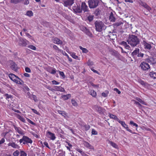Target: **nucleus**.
<instances>
[{"instance_id": "f257e3e1", "label": "nucleus", "mask_w": 156, "mask_h": 156, "mask_svg": "<svg viewBox=\"0 0 156 156\" xmlns=\"http://www.w3.org/2000/svg\"><path fill=\"white\" fill-rule=\"evenodd\" d=\"M127 41L131 46L134 47L139 44L140 40L137 36L132 35L129 36Z\"/></svg>"}, {"instance_id": "f03ea898", "label": "nucleus", "mask_w": 156, "mask_h": 156, "mask_svg": "<svg viewBox=\"0 0 156 156\" xmlns=\"http://www.w3.org/2000/svg\"><path fill=\"white\" fill-rule=\"evenodd\" d=\"M96 30L99 32H101L102 30L106 28V26L101 21H96L94 23Z\"/></svg>"}, {"instance_id": "7ed1b4c3", "label": "nucleus", "mask_w": 156, "mask_h": 156, "mask_svg": "<svg viewBox=\"0 0 156 156\" xmlns=\"http://www.w3.org/2000/svg\"><path fill=\"white\" fill-rule=\"evenodd\" d=\"M9 77L12 81L16 84L22 85L24 83L20 78L13 73H10Z\"/></svg>"}, {"instance_id": "20e7f679", "label": "nucleus", "mask_w": 156, "mask_h": 156, "mask_svg": "<svg viewBox=\"0 0 156 156\" xmlns=\"http://www.w3.org/2000/svg\"><path fill=\"white\" fill-rule=\"evenodd\" d=\"M99 2V0H89L88 1L89 6L90 9L96 8L98 5Z\"/></svg>"}, {"instance_id": "39448f33", "label": "nucleus", "mask_w": 156, "mask_h": 156, "mask_svg": "<svg viewBox=\"0 0 156 156\" xmlns=\"http://www.w3.org/2000/svg\"><path fill=\"white\" fill-rule=\"evenodd\" d=\"M19 142L20 144L23 142V144H25L28 143L31 144L33 141L28 136H23L22 138L20 140Z\"/></svg>"}, {"instance_id": "423d86ee", "label": "nucleus", "mask_w": 156, "mask_h": 156, "mask_svg": "<svg viewBox=\"0 0 156 156\" xmlns=\"http://www.w3.org/2000/svg\"><path fill=\"white\" fill-rule=\"evenodd\" d=\"M141 69L143 71H147L150 69V66L149 64L145 62H143L140 65Z\"/></svg>"}, {"instance_id": "0eeeda50", "label": "nucleus", "mask_w": 156, "mask_h": 156, "mask_svg": "<svg viewBox=\"0 0 156 156\" xmlns=\"http://www.w3.org/2000/svg\"><path fill=\"white\" fill-rule=\"evenodd\" d=\"M46 136L48 138L53 140H54L56 138L55 134L52 133L49 131H46Z\"/></svg>"}, {"instance_id": "6e6552de", "label": "nucleus", "mask_w": 156, "mask_h": 156, "mask_svg": "<svg viewBox=\"0 0 156 156\" xmlns=\"http://www.w3.org/2000/svg\"><path fill=\"white\" fill-rule=\"evenodd\" d=\"M28 42V41L26 39H23L22 38H20L19 39V45L20 46L25 47L27 45Z\"/></svg>"}, {"instance_id": "1a4fd4ad", "label": "nucleus", "mask_w": 156, "mask_h": 156, "mask_svg": "<svg viewBox=\"0 0 156 156\" xmlns=\"http://www.w3.org/2000/svg\"><path fill=\"white\" fill-rule=\"evenodd\" d=\"M74 0H64L63 1V5L65 7L71 6L74 3Z\"/></svg>"}, {"instance_id": "9d476101", "label": "nucleus", "mask_w": 156, "mask_h": 156, "mask_svg": "<svg viewBox=\"0 0 156 156\" xmlns=\"http://www.w3.org/2000/svg\"><path fill=\"white\" fill-rule=\"evenodd\" d=\"M118 122L123 127L126 129L127 131L129 132H132V130L129 129L128 125L126 124L124 121H121L119 120Z\"/></svg>"}, {"instance_id": "9b49d317", "label": "nucleus", "mask_w": 156, "mask_h": 156, "mask_svg": "<svg viewBox=\"0 0 156 156\" xmlns=\"http://www.w3.org/2000/svg\"><path fill=\"white\" fill-rule=\"evenodd\" d=\"M81 9L82 11H83L84 12H87L89 11L88 7L85 2H82L81 5Z\"/></svg>"}, {"instance_id": "f8f14e48", "label": "nucleus", "mask_w": 156, "mask_h": 156, "mask_svg": "<svg viewBox=\"0 0 156 156\" xmlns=\"http://www.w3.org/2000/svg\"><path fill=\"white\" fill-rule=\"evenodd\" d=\"M52 41L53 43L58 45H62V42L57 37L53 38Z\"/></svg>"}, {"instance_id": "ddd939ff", "label": "nucleus", "mask_w": 156, "mask_h": 156, "mask_svg": "<svg viewBox=\"0 0 156 156\" xmlns=\"http://www.w3.org/2000/svg\"><path fill=\"white\" fill-rule=\"evenodd\" d=\"M83 144L84 145V146L87 148L91 150L94 149L92 145H91L90 143H89L88 142L86 141H83Z\"/></svg>"}, {"instance_id": "4468645a", "label": "nucleus", "mask_w": 156, "mask_h": 156, "mask_svg": "<svg viewBox=\"0 0 156 156\" xmlns=\"http://www.w3.org/2000/svg\"><path fill=\"white\" fill-rule=\"evenodd\" d=\"M95 108L96 110L101 114H103L105 111L104 109L100 106H96Z\"/></svg>"}, {"instance_id": "2eb2a0df", "label": "nucleus", "mask_w": 156, "mask_h": 156, "mask_svg": "<svg viewBox=\"0 0 156 156\" xmlns=\"http://www.w3.org/2000/svg\"><path fill=\"white\" fill-rule=\"evenodd\" d=\"M54 90L56 91H59L61 92H65V90L61 86H54Z\"/></svg>"}, {"instance_id": "dca6fc26", "label": "nucleus", "mask_w": 156, "mask_h": 156, "mask_svg": "<svg viewBox=\"0 0 156 156\" xmlns=\"http://www.w3.org/2000/svg\"><path fill=\"white\" fill-rule=\"evenodd\" d=\"M145 61L146 62L150 63L151 64H154L156 63V60L155 59L152 57H149L146 58Z\"/></svg>"}, {"instance_id": "f3484780", "label": "nucleus", "mask_w": 156, "mask_h": 156, "mask_svg": "<svg viewBox=\"0 0 156 156\" xmlns=\"http://www.w3.org/2000/svg\"><path fill=\"white\" fill-rule=\"evenodd\" d=\"M8 146H11L13 148L18 149L20 147L14 142H10L8 144Z\"/></svg>"}, {"instance_id": "a211bd4d", "label": "nucleus", "mask_w": 156, "mask_h": 156, "mask_svg": "<svg viewBox=\"0 0 156 156\" xmlns=\"http://www.w3.org/2000/svg\"><path fill=\"white\" fill-rule=\"evenodd\" d=\"M10 67L13 70L17 72L18 70L17 65L14 62H12L11 64Z\"/></svg>"}, {"instance_id": "6ab92c4d", "label": "nucleus", "mask_w": 156, "mask_h": 156, "mask_svg": "<svg viewBox=\"0 0 156 156\" xmlns=\"http://www.w3.org/2000/svg\"><path fill=\"white\" fill-rule=\"evenodd\" d=\"M142 44H143L145 49L148 50L150 49L151 48V44L147 43L145 41H144L142 42Z\"/></svg>"}, {"instance_id": "aec40b11", "label": "nucleus", "mask_w": 156, "mask_h": 156, "mask_svg": "<svg viewBox=\"0 0 156 156\" xmlns=\"http://www.w3.org/2000/svg\"><path fill=\"white\" fill-rule=\"evenodd\" d=\"M13 126L15 130L18 133L22 135L24 134L23 131L20 127H16L15 125H13Z\"/></svg>"}, {"instance_id": "412c9836", "label": "nucleus", "mask_w": 156, "mask_h": 156, "mask_svg": "<svg viewBox=\"0 0 156 156\" xmlns=\"http://www.w3.org/2000/svg\"><path fill=\"white\" fill-rule=\"evenodd\" d=\"M101 10L99 9H97L94 11V14L95 16L97 17H99V16L101 15Z\"/></svg>"}, {"instance_id": "4be33fe9", "label": "nucleus", "mask_w": 156, "mask_h": 156, "mask_svg": "<svg viewBox=\"0 0 156 156\" xmlns=\"http://www.w3.org/2000/svg\"><path fill=\"white\" fill-rule=\"evenodd\" d=\"M140 51V49L138 48H136L135 50L132 52L131 55L132 56L134 57L138 54Z\"/></svg>"}, {"instance_id": "5701e85b", "label": "nucleus", "mask_w": 156, "mask_h": 156, "mask_svg": "<svg viewBox=\"0 0 156 156\" xmlns=\"http://www.w3.org/2000/svg\"><path fill=\"white\" fill-rule=\"evenodd\" d=\"M108 116L110 118L113 119L115 120H116L118 122L119 120V119L118 118L117 116L115 115L109 113L108 114Z\"/></svg>"}, {"instance_id": "b1692460", "label": "nucleus", "mask_w": 156, "mask_h": 156, "mask_svg": "<svg viewBox=\"0 0 156 156\" xmlns=\"http://www.w3.org/2000/svg\"><path fill=\"white\" fill-rule=\"evenodd\" d=\"M73 10L76 13H81L82 12V9L80 6H77V7H73Z\"/></svg>"}, {"instance_id": "393cba45", "label": "nucleus", "mask_w": 156, "mask_h": 156, "mask_svg": "<svg viewBox=\"0 0 156 156\" xmlns=\"http://www.w3.org/2000/svg\"><path fill=\"white\" fill-rule=\"evenodd\" d=\"M75 150L78 152L80 153L81 154L82 156H87L88 155L85 153L82 150V149L79 148H76L75 149Z\"/></svg>"}, {"instance_id": "a878e982", "label": "nucleus", "mask_w": 156, "mask_h": 156, "mask_svg": "<svg viewBox=\"0 0 156 156\" xmlns=\"http://www.w3.org/2000/svg\"><path fill=\"white\" fill-rule=\"evenodd\" d=\"M120 44L122 46H124V48L126 49H129L130 47L127 44V43L124 41H122L120 43Z\"/></svg>"}, {"instance_id": "bb28decb", "label": "nucleus", "mask_w": 156, "mask_h": 156, "mask_svg": "<svg viewBox=\"0 0 156 156\" xmlns=\"http://www.w3.org/2000/svg\"><path fill=\"white\" fill-rule=\"evenodd\" d=\"M69 53L70 54V55L73 58L78 60H80V58L78 57V56L76 55V54L74 52H71Z\"/></svg>"}, {"instance_id": "cd10ccee", "label": "nucleus", "mask_w": 156, "mask_h": 156, "mask_svg": "<svg viewBox=\"0 0 156 156\" xmlns=\"http://www.w3.org/2000/svg\"><path fill=\"white\" fill-rule=\"evenodd\" d=\"M71 97L70 94H68L66 95H62L61 97L64 100H66L69 98Z\"/></svg>"}, {"instance_id": "c85d7f7f", "label": "nucleus", "mask_w": 156, "mask_h": 156, "mask_svg": "<svg viewBox=\"0 0 156 156\" xmlns=\"http://www.w3.org/2000/svg\"><path fill=\"white\" fill-rule=\"evenodd\" d=\"M109 20L111 22H114L115 20V18L114 16L113 13L112 12L110 13L109 16Z\"/></svg>"}, {"instance_id": "c756f323", "label": "nucleus", "mask_w": 156, "mask_h": 156, "mask_svg": "<svg viewBox=\"0 0 156 156\" xmlns=\"http://www.w3.org/2000/svg\"><path fill=\"white\" fill-rule=\"evenodd\" d=\"M150 76L154 79H156V73L154 72H151L149 73Z\"/></svg>"}, {"instance_id": "7c9ffc66", "label": "nucleus", "mask_w": 156, "mask_h": 156, "mask_svg": "<svg viewBox=\"0 0 156 156\" xmlns=\"http://www.w3.org/2000/svg\"><path fill=\"white\" fill-rule=\"evenodd\" d=\"M85 32V33L90 37H93V35L86 28Z\"/></svg>"}, {"instance_id": "2f4dec72", "label": "nucleus", "mask_w": 156, "mask_h": 156, "mask_svg": "<svg viewBox=\"0 0 156 156\" xmlns=\"http://www.w3.org/2000/svg\"><path fill=\"white\" fill-rule=\"evenodd\" d=\"M89 94L94 97H95L97 96L96 92L94 90H90Z\"/></svg>"}, {"instance_id": "473e14b6", "label": "nucleus", "mask_w": 156, "mask_h": 156, "mask_svg": "<svg viewBox=\"0 0 156 156\" xmlns=\"http://www.w3.org/2000/svg\"><path fill=\"white\" fill-rule=\"evenodd\" d=\"M53 48L56 51V52H61L62 50L60 49L58 47L55 45H53Z\"/></svg>"}, {"instance_id": "72a5a7b5", "label": "nucleus", "mask_w": 156, "mask_h": 156, "mask_svg": "<svg viewBox=\"0 0 156 156\" xmlns=\"http://www.w3.org/2000/svg\"><path fill=\"white\" fill-rule=\"evenodd\" d=\"M23 0H10V2L14 4H17Z\"/></svg>"}, {"instance_id": "f704fd0d", "label": "nucleus", "mask_w": 156, "mask_h": 156, "mask_svg": "<svg viewBox=\"0 0 156 156\" xmlns=\"http://www.w3.org/2000/svg\"><path fill=\"white\" fill-rule=\"evenodd\" d=\"M79 48L82 50V52L83 53H87L88 51L86 48H83L81 46H79Z\"/></svg>"}, {"instance_id": "c9c22d12", "label": "nucleus", "mask_w": 156, "mask_h": 156, "mask_svg": "<svg viewBox=\"0 0 156 156\" xmlns=\"http://www.w3.org/2000/svg\"><path fill=\"white\" fill-rule=\"evenodd\" d=\"M109 144L113 147L115 148H118V145L112 141H110L109 142Z\"/></svg>"}, {"instance_id": "e433bc0d", "label": "nucleus", "mask_w": 156, "mask_h": 156, "mask_svg": "<svg viewBox=\"0 0 156 156\" xmlns=\"http://www.w3.org/2000/svg\"><path fill=\"white\" fill-rule=\"evenodd\" d=\"M4 96L5 97V99L7 100H8L9 98H12V96L11 95L9 94H5Z\"/></svg>"}, {"instance_id": "4c0bfd02", "label": "nucleus", "mask_w": 156, "mask_h": 156, "mask_svg": "<svg viewBox=\"0 0 156 156\" xmlns=\"http://www.w3.org/2000/svg\"><path fill=\"white\" fill-rule=\"evenodd\" d=\"M58 112L59 114L65 117L67 116V113L64 111H58Z\"/></svg>"}, {"instance_id": "58836bf2", "label": "nucleus", "mask_w": 156, "mask_h": 156, "mask_svg": "<svg viewBox=\"0 0 156 156\" xmlns=\"http://www.w3.org/2000/svg\"><path fill=\"white\" fill-rule=\"evenodd\" d=\"M136 100L138 101L139 102H140V103L145 105H146V104L145 102L143 101L141 99L139 98H136Z\"/></svg>"}, {"instance_id": "ea45409f", "label": "nucleus", "mask_w": 156, "mask_h": 156, "mask_svg": "<svg viewBox=\"0 0 156 156\" xmlns=\"http://www.w3.org/2000/svg\"><path fill=\"white\" fill-rule=\"evenodd\" d=\"M26 15L27 16L31 17L33 16V13L32 11L30 10L27 12L26 13Z\"/></svg>"}, {"instance_id": "a19ab883", "label": "nucleus", "mask_w": 156, "mask_h": 156, "mask_svg": "<svg viewBox=\"0 0 156 156\" xmlns=\"http://www.w3.org/2000/svg\"><path fill=\"white\" fill-rule=\"evenodd\" d=\"M87 65L89 66H91L94 65L93 62L91 61L90 59H89L87 62Z\"/></svg>"}, {"instance_id": "79ce46f5", "label": "nucleus", "mask_w": 156, "mask_h": 156, "mask_svg": "<svg viewBox=\"0 0 156 156\" xmlns=\"http://www.w3.org/2000/svg\"><path fill=\"white\" fill-rule=\"evenodd\" d=\"M73 106H77L78 105V104L76 101L74 99H72L71 100Z\"/></svg>"}, {"instance_id": "37998d69", "label": "nucleus", "mask_w": 156, "mask_h": 156, "mask_svg": "<svg viewBox=\"0 0 156 156\" xmlns=\"http://www.w3.org/2000/svg\"><path fill=\"white\" fill-rule=\"evenodd\" d=\"M20 156H27V154L24 151H20Z\"/></svg>"}, {"instance_id": "c03bdc74", "label": "nucleus", "mask_w": 156, "mask_h": 156, "mask_svg": "<svg viewBox=\"0 0 156 156\" xmlns=\"http://www.w3.org/2000/svg\"><path fill=\"white\" fill-rule=\"evenodd\" d=\"M18 118L21 121L25 122V120L24 118H23V117L20 116V115H19L18 116Z\"/></svg>"}, {"instance_id": "a18cd8bd", "label": "nucleus", "mask_w": 156, "mask_h": 156, "mask_svg": "<svg viewBox=\"0 0 156 156\" xmlns=\"http://www.w3.org/2000/svg\"><path fill=\"white\" fill-rule=\"evenodd\" d=\"M20 154V152L18 150L15 151L13 154V155L14 156H18Z\"/></svg>"}, {"instance_id": "49530a36", "label": "nucleus", "mask_w": 156, "mask_h": 156, "mask_svg": "<svg viewBox=\"0 0 156 156\" xmlns=\"http://www.w3.org/2000/svg\"><path fill=\"white\" fill-rule=\"evenodd\" d=\"M28 47V48L34 50H35L36 49V48L33 45H29Z\"/></svg>"}, {"instance_id": "de8ad7c7", "label": "nucleus", "mask_w": 156, "mask_h": 156, "mask_svg": "<svg viewBox=\"0 0 156 156\" xmlns=\"http://www.w3.org/2000/svg\"><path fill=\"white\" fill-rule=\"evenodd\" d=\"M61 152L59 153L58 155H57L56 156H65V152H63V151H60Z\"/></svg>"}, {"instance_id": "09e8293b", "label": "nucleus", "mask_w": 156, "mask_h": 156, "mask_svg": "<svg viewBox=\"0 0 156 156\" xmlns=\"http://www.w3.org/2000/svg\"><path fill=\"white\" fill-rule=\"evenodd\" d=\"M32 98L33 99L35 102H37L38 101L36 95L34 94H32Z\"/></svg>"}, {"instance_id": "8fccbe9b", "label": "nucleus", "mask_w": 156, "mask_h": 156, "mask_svg": "<svg viewBox=\"0 0 156 156\" xmlns=\"http://www.w3.org/2000/svg\"><path fill=\"white\" fill-rule=\"evenodd\" d=\"M129 124L130 125H132L133 126H135L136 127H137L138 126V125L137 124L134 123V122L132 121H130Z\"/></svg>"}, {"instance_id": "3c124183", "label": "nucleus", "mask_w": 156, "mask_h": 156, "mask_svg": "<svg viewBox=\"0 0 156 156\" xmlns=\"http://www.w3.org/2000/svg\"><path fill=\"white\" fill-rule=\"evenodd\" d=\"M91 133L92 135H97L98 134V132L94 129H92L91 130Z\"/></svg>"}, {"instance_id": "603ef678", "label": "nucleus", "mask_w": 156, "mask_h": 156, "mask_svg": "<svg viewBox=\"0 0 156 156\" xmlns=\"http://www.w3.org/2000/svg\"><path fill=\"white\" fill-rule=\"evenodd\" d=\"M31 109L34 113L37 115H40V113L39 112H38L37 110H36L34 109H33V108H31Z\"/></svg>"}, {"instance_id": "864d4df0", "label": "nucleus", "mask_w": 156, "mask_h": 156, "mask_svg": "<svg viewBox=\"0 0 156 156\" xmlns=\"http://www.w3.org/2000/svg\"><path fill=\"white\" fill-rule=\"evenodd\" d=\"M139 83L141 84L144 86H146L147 84L144 81L142 80H140L139 81Z\"/></svg>"}, {"instance_id": "5fc2aeb1", "label": "nucleus", "mask_w": 156, "mask_h": 156, "mask_svg": "<svg viewBox=\"0 0 156 156\" xmlns=\"http://www.w3.org/2000/svg\"><path fill=\"white\" fill-rule=\"evenodd\" d=\"M59 74L60 76L62 77L63 78L65 77V76L63 72L59 71Z\"/></svg>"}, {"instance_id": "6e6d98bb", "label": "nucleus", "mask_w": 156, "mask_h": 156, "mask_svg": "<svg viewBox=\"0 0 156 156\" xmlns=\"http://www.w3.org/2000/svg\"><path fill=\"white\" fill-rule=\"evenodd\" d=\"M27 121L29 122L31 124H32V125H34V126L35 125H36L35 123L34 122H33L30 119H27Z\"/></svg>"}, {"instance_id": "4d7b16f0", "label": "nucleus", "mask_w": 156, "mask_h": 156, "mask_svg": "<svg viewBox=\"0 0 156 156\" xmlns=\"http://www.w3.org/2000/svg\"><path fill=\"white\" fill-rule=\"evenodd\" d=\"M93 19V16L92 15H90L88 17V20L90 21H92Z\"/></svg>"}, {"instance_id": "13d9d810", "label": "nucleus", "mask_w": 156, "mask_h": 156, "mask_svg": "<svg viewBox=\"0 0 156 156\" xmlns=\"http://www.w3.org/2000/svg\"><path fill=\"white\" fill-rule=\"evenodd\" d=\"M25 71L26 72L30 73L31 72V71L30 68L28 67H26L25 68Z\"/></svg>"}, {"instance_id": "bf43d9fd", "label": "nucleus", "mask_w": 156, "mask_h": 156, "mask_svg": "<svg viewBox=\"0 0 156 156\" xmlns=\"http://www.w3.org/2000/svg\"><path fill=\"white\" fill-rule=\"evenodd\" d=\"M56 73V70L55 68H52L51 71V72L50 73L54 74H55Z\"/></svg>"}, {"instance_id": "052dcab7", "label": "nucleus", "mask_w": 156, "mask_h": 156, "mask_svg": "<svg viewBox=\"0 0 156 156\" xmlns=\"http://www.w3.org/2000/svg\"><path fill=\"white\" fill-rule=\"evenodd\" d=\"M84 126L85 128L86 131H87L90 128V126L89 125H85Z\"/></svg>"}, {"instance_id": "680f3d73", "label": "nucleus", "mask_w": 156, "mask_h": 156, "mask_svg": "<svg viewBox=\"0 0 156 156\" xmlns=\"http://www.w3.org/2000/svg\"><path fill=\"white\" fill-rule=\"evenodd\" d=\"M5 141V140L4 138H2L0 140V147L1 146V144H3V143H4Z\"/></svg>"}, {"instance_id": "e2e57ef3", "label": "nucleus", "mask_w": 156, "mask_h": 156, "mask_svg": "<svg viewBox=\"0 0 156 156\" xmlns=\"http://www.w3.org/2000/svg\"><path fill=\"white\" fill-rule=\"evenodd\" d=\"M52 83L54 85H58L59 84V83L58 82L56 81L55 80H53L52 81Z\"/></svg>"}, {"instance_id": "0e129e2a", "label": "nucleus", "mask_w": 156, "mask_h": 156, "mask_svg": "<svg viewBox=\"0 0 156 156\" xmlns=\"http://www.w3.org/2000/svg\"><path fill=\"white\" fill-rule=\"evenodd\" d=\"M52 68H53L52 67H48L47 68L46 70L47 72L50 73L51 72V70Z\"/></svg>"}, {"instance_id": "69168bd1", "label": "nucleus", "mask_w": 156, "mask_h": 156, "mask_svg": "<svg viewBox=\"0 0 156 156\" xmlns=\"http://www.w3.org/2000/svg\"><path fill=\"white\" fill-rule=\"evenodd\" d=\"M144 54L143 53H138V54L137 55V56L138 57H143L144 56Z\"/></svg>"}, {"instance_id": "338daca9", "label": "nucleus", "mask_w": 156, "mask_h": 156, "mask_svg": "<svg viewBox=\"0 0 156 156\" xmlns=\"http://www.w3.org/2000/svg\"><path fill=\"white\" fill-rule=\"evenodd\" d=\"M90 69L94 73H97V74H99V73L97 71V70H95L93 68H90Z\"/></svg>"}, {"instance_id": "774afa93", "label": "nucleus", "mask_w": 156, "mask_h": 156, "mask_svg": "<svg viewBox=\"0 0 156 156\" xmlns=\"http://www.w3.org/2000/svg\"><path fill=\"white\" fill-rule=\"evenodd\" d=\"M44 144L46 147L48 148H50V147L49 146L48 143L47 142H44Z\"/></svg>"}]
</instances>
